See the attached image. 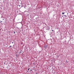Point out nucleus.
<instances>
[{"mask_svg":"<svg viewBox=\"0 0 74 74\" xmlns=\"http://www.w3.org/2000/svg\"><path fill=\"white\" fill-rule=\"evenodd\" d=\"M9 47H10V48H11V47H12V46L11 45H10Z\"/></svg>","mask_w":74,"mask_h":74,"instance_id":"nucleus-6","label":"nucleus"},{"mask_svg":"<svg viewBox=\"0 0 74 74\" xmlns=\"http://www.w3.org/2000/svg\"><path fill=\"white\" fill-rule=\"evenodd\" d=\"M12 44H13L14 43V42H12Z\"/></svg>","mask_w":74,"mask_h":74,"instance_id":"nucleus-16","label":"nucleus"},{"mask_svg":"<svg viewBox=\"0 0 74 74\" xmlns=\"http://www.w3.org/2000/svg\"><path fill=\"white\" fill-rule=\"evenodd\" d=\"M30 71H32L31 69Z\"/></svg>","mask_w":74,"mask_h":74,"instance_id":"nucleus-11","label":"nucleus"},{"mask_svg":"<svg viewBox=\"0 0 74 74\" xmlns=\"http://www.w3.org/2000/svg\"><path fill=\"white\" fill-rule=\"evenodd\" d=\"M18 6H19V7H21V5H18Z\"/></svg>","mask_w":74,"mask_h":74,"instance_id":"nucleus-10","label":"nucleus"},{"mask_svg":"<svg viewBox=\"0 0 74 74\" xmlns=\"http://www.w3.org/2000/svg\"><path fill=\"white\" fill-rule=\"evenodd\" d=\"M16 56H18V55H17V54L16 55Z\"/></svg>","mask_w":74,"mask_h":74,"instance_id":"nucleus-12","label":"nucleus"},{"mask_svg":"<svg viewBox=\"0 0 74 74\" xmlns=\"http://www.w3.org/2000/svg\"><path fill=\"white\" fill-rule=\"evenodd\" d=\"M7 68H8V67L7 66Z\"/></svg>","mask_w":74,"mask_h":74,"instance_id":"nucleus-21","label":"nucleus"},{"mask_svg":"<svg viewBox=\"0 0 74 74\" xmlns=\"http://www.w3.org/2000/svg\"><path fill=\"white\" fill-rule=\"evenodd\" d=\"M22 50H21V51L19 52L18 53L19 54H20V53H22Z\"/></svg>","mask_w":74,"mask_h":74,"instance_id":"nucleus-4","label":"nucleus"},{"mask_svg":"<svg viewBox=\"0 0 74 74\" xmlns=\"http://www.w3.org/2000/svg\"><path fill=\"white\" fill-rule=\"evenodd\" d=\"M45 25H47V24H45Z\"/></svg>","mask_w":74,"mask_h":74,"instance_id":"nucleus-20","label":"nucleus"},{"mask_svg":"<svg viewBox=\"0 0 74 74\" xmlns=\"http://www.w3.org/2000/svg\"><path fill=\"white\" fill-rule=\"evenodd\" d=\"M29 70H30V68H29L28 69V70L29 71Z\"/></svg>","mask_w":74,"mask_h":74,"instance_id":"nucleus-7","label":"nucleus"},{"mask_svg":"<svg viewBox=\"0 0 74 74\" xmlns=\"http://www.w3.org/2000/svg\"><path fill=\"white\" fill-rule=\"evenodd\" d=\"M34 64H35V63H33Z\"/></svg>","mask_w":74,"mask_h":74,"instance_id":"nucleus-13","label":"nucleus"},{"mask_svg":"<svg viewBox=\"0 0 74 74\" xmlns=\"http://www.w3.org/2000/svg\"><path fill=\"white\" fill-rule=\"evenodd\" d=\"M21 7H23V6L22 5H21Z\"/></svg>","mask_w":74,"mask_h":74,"instance_id":"nucleus-14","label":"nucleus"},{"mask_svg":"<svg viewBox=\"0 0 74 74\" xmlns=\"http://www.w3.org/2000/svg\"><path fill=\"white\" fill-rule=\"evenodd\" d=\"M52 31H53V30H52Z\"/></svg>","mask_w":74,"mask_h":74,"instance_id":"nucleus-18","label":"nucleus"},{"mask_svg":"<svg viewBox=\"0 0 74 74\" xmlns=\"http://www.w3.org/2000/svg\"><path fill=\"white\" fill-rule=\"evenodd\" d=\"M62 15L64 14V12H62Z\"/></svg>","mask_w":74,"mask_h":74,"instance_id":"nucleus-5","label":"nucleus"},{"mask_svg":"<svg viewBox=\"0 0 74 74\" xmlns=\"http://www.w3.org/2000/svg\"><path fill=\"white\" fill-rule=\"evenodd\" d=\"M54 32H55V31H54V32H53V33H54Z\"/></svg>","mask_w":74,"mask_h":74,"instance_id":"nucleus-19","label":"nucleus"},{"mask_svg":"<svg viewBox=\"0 0 74 74\" xmlns=\"http://www.w3.org/2000/svg\"><path fill=\"white\" fill-rule=\"evenodd\" d=\"M27 73H29V71H27Z\"/></svg>","mask_w":74,"mask_h":74,"instance_id":"nucleus-9","label":"nucleus"},{"mask_svg":"<svg viewBox=\"0 0 74 74\" xmlns=\"http://www.w3.org/2000/svg\"><path fill=\"white\" fill-rule=\"evenodd\" d=\"M29 71V72H30V71Z\"/></svg>","mask_w":74,"mask_h":74,"instance_id":"nucleus-22","label":"nucleus"},{"mask_svg":"<svg viewBox=\"0 0 74 74\" xmlns=\"http://www.w3.org/2000/svg\"><path fill=\"white\" fill-rule=\"evenodd\" d=\"M64 16L66 17V15H65Z\"/></svg>","mask_w":74,"mask_h":74,"instance_id":"nucleus-15","label":"nucleus"},{"mask_svg":"<svg viewBox=\"0 0 74 74\" xmlns=\"http://www.w3.org/2000/svg\"><path fill=\"white\" fill-rule=\"evenodd\" d=\"M49 29H50V28H49V27L47 26V27H46V30H49Z\"/></svg>","mask_w":74,"mask_h":74,"instance_id":"nucleus-1","label":"nucleus"},{"mask_svg":"<svg viewBox=\"0 0 74 74\" xmlns=\"http://www.w3.org/2000/svg\"><path fill=\"white\" fill-rule=\"evenodd\" d=\"M16 53H17V52H16Z\"/></svg>","mask_w":74,"mask_h":74,"instance_id":"nucleus-17","label":"nucleus"},{"mask_svg":"<svg viewBox=\"0 0 74 74\" xmlns=\"http://www.w3.org/2000/svg\"><path fill=\"white\" fill-rule=\"evenodd\" d=\"M45 48H48V46L47 45H45L44 47Z\"/></svg>","mask_w":74,"mask_h":74,"instance_id":"nucleus-2","label":"nucleus"},{"mask_svg":"<svg viewBox=\"0 0 74 74\" xmlns=\"http://www.w3.org/2000/svg\"><path fill=\"white\" fill-rule=\"evenodd\" d=\"M1 24H3L4 23H3V22L2 21H1Z\"/></svg>","mask_w":74,"mask_h":74,"instance_id":"nucleus-3","label":"nucleus"},{"mask_svg":"<svg viewBox=\"0 0 74 74\" xmlns=\"http://www.w3.org/2000/svg\"><path fill=\"white\" fill-rule=\"evenodd\" d=\"M14 34H15V31L14 32Z\"/></svg>","mask_w":74,"mask_h":74,"instance_id":"nucleus-8","label":"nucleus"},{"mask_svg":"<svg viewBox=\"0 0 74 74\" xmlns=\"http://www.w3.org/2000/svg\"><path fill=\"white\" fill-rule=\"evenodd\" d=\"M4 64H5V63H4Z\"/></svg>","mask_w":74,"mask_h":74,"instance_id":"nucleus-23","label":"nucleus"},{"mask_svg":"<svg viewBox=\"0 0 74 74\" xmlns=\"http://www.w3.org/2000/svg\"><path fill=\"white\" fill-rule=\"evenodd\" d=\"M67 14H68V13H67Z\"/></svg>","mask_w":74,"mask_h":74,"instance_id":"nucleus-24","label":"nucleus"}]
</instances>
